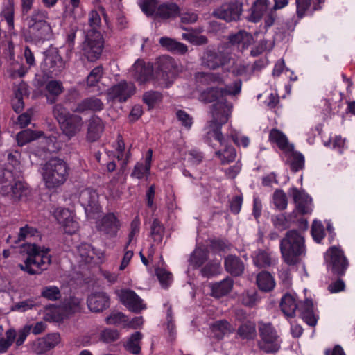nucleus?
Masks as SVG:
<instances>
[{
	"mask_svg": "<svg viewBox=\"0 0 355 355\" xmlns=\"http://www.w3.org/2000/svg\"><path fill=\"white\" fill-rule=\"evenodd\" d=\"M83 127L84 121L83 118L75 114L69 115L68 119L60 125L63 135L69 140L78 135L83 130Z\"/></svg>",
	"mask_w": 355,
	"mask_h": 355,
	"instance_id": "412c9836",
	"label": "nucleus"
},
{
	"mask_svg": "<svg viewBox=\"0 0 355 355\" xmlns=\"http://www.w3.org/2000/svg\"><path fill=\"white\" fill-rule=\"evenodd\" d=\"M259 333L260 340L258 346L261 350L267 354L275 353L279 350L282 340L271 323L259 322Z\"/></svg>",
	"mask_w": 355,
	"mask_h": 355,
	"instance_id": "6e6552de",
	"label": "nucleus"
},
{
	"mask_svg": "<svg viewBox=\"0 0 355 355\" xmlns=\"http://www.w3.org/2000/svg\"><path fill=\"white\" fill-rule=\"evenodd\" d=\"M273 42L266 39L261 40L256 46L252 49L250 55L256 57L261 54L265 51H270L273 47Z\"/></svg>",
	"mask_w": 355,
	"mask_h": 355,
	"instance_id": "4d7b16f0",
	"label": "nucleus"
},
{
	"mask_svg": "<svg viewBox=\"0 0 355 355\" xmlns=\"http://www.w3.org/2000/svg\"><path fill=\"white\" fill-rule=\"evenodd\" d=\"M19 153L17 151L15 153H10L8 155V163L6 164V168L3 171L10 169L14 176H21L22 169L19 161Z\"/></svg>",
	"mask_w": 355,
	"mask_h": 355,
	"instance_id": "37998d69",
	"label": "nucleus"
},
{
	"mask_svg": "<svg viewBox=\"0 0 355 355\" xmlns=\"http://www.w3.org/2000/svg\"><path fill=\"white\" fill-rule=\"evenodd\" d=\"M311 235L317 243H320L324 236V226L320 221H313L311 227Z\"/></svg>",
	"mask_w": 355,
	"mask_h": 355,
	"instance_id": "69168bd1",
	"label": "nucleus"
},
{
	"mask_svg": "<svg viewBox=\"0 0 355 355\" xmlns=\"http://www.w3.org/2000/svg\"><path fill=\"white\" fill-rule=\"evenodd\" d=\"M298 303L295 295L286 293L281 299L280 308L285 316L293 318L295 315Z\"/></svg>",
	"mask_w": 355,
	"mask_h": 355,
	"instance_id": "cd10ccee",
	"label": "nucleus"
},
{
	"mask_svg": "<svg viewBox=\"0 0 355 355\" xmlns=\"http://www.w3.org/2000/svg\"><path fill=\"white\" fill-rule=\"evenodd\" d=\"M103 73V69L101 66L94 68L87 76V85L90 87L94 86L102 78Z\"/></svg>",
	"mask_w": 355,
	"mask_h": 355,
	"instance_id": "338daca9",
	"label": "nucleus"
},
{
	"mask_svg": "<svg viewBox=\"0 0 355 355\" xmlns=\"http://www.w3.org/2000/svg\"><path fill=\"white\" fill-rule=\"evenodd\" d=\"M288 219L284 214H281L272 217V223L273 225L279 230H286L289 227Z\"/></svg>",
	"mask_w": 355,
	"mask_h": 355,
	"instance_id": "774afa93",
	"label": "nucleus"
},
{
	"mask_svg": "<svg viewBox=\"0 0 355 355\" xmlns=\"http://www.w3.org/2000/svg\"><path fill=\"white\" fill-rule=\"evenodd\" d=\"M180 13L179 6L175 3H166L158 6L155 16L163 19L175 18Z\"/></svg>",
	"mask_w": 355,
	"mask_h": 355,
	"instance_id": "c85d7f7f",
	"label": "nucleus"
},
{
	"mask_svg": "<svg viewBox=\"0 0 355 355\" xmlns=\"http://www.w3.org/2000/svg\"><path fill=\"white\" fill-rule=\"evenodd\" d=\"M200 99L205 103L216 102L211 108L212 119L207 123L206 130L207 137H214L222 142L221 127L227 123L230 116L232 105L227 103L223 98H221L220 88L211 87L203 91Z\"/></svg>",
	"mask_w": 355,
	"mask_h": 355,
	"instance_id": "f257e3e1",
	"label": "nucleus"
},
{
	"mask_svg": "<svg viewBox=\"0 0 355 355\" xmlns=\"http://www.w3.org/2000/svg\"><path fill=\"white\" fill-rule=\"evenodd\" d=\"M256 282L258 288L263 292H269L275 286L273 277L269 272L262 271L257 275Z\"/></svg>",
	"mask_w": 355,
	"mask_h": 355,
	"instance_id": "58836bf2",
	"label": "nucleus"
},
{
	"mask_svg": "<svg viewBox=\"0 0 355 355\" xmlns=\"http://www.w3.org/2000/svg\"><path fill=\"white\" fill-rule=\"evenodd\" d=\"M221 265L220 261H212L208 262L201 270V275L205 277H210L220 273Z\"/></svg>",
	"mask_w": 355,
	"mask_h": 355,
	"instance_id": "8fccbe9b",
	"label": "nucleus"
},
{
	"mask_svg": "<svg viewBox=\"0 0 355 355\" xmlns=\"http://www.w3.org/2000/svg\"><path fill=\"white\" fill-rule=\"evenodd\" d=\"M288 193L292 196L295 203V208L298 213L302 215L310 214L313 211V203L311 198L300 191L296 187L290 189Z\"/></svg>",
	"mask_w": 355,
	"mask_h": 355,
	"instance_id": "aec40b11",
	"label": "nucleus"
},
{
	"mask_svg": "<svg viewBox=\"0 0 355 355\" xmlns=\"http://www.w3.org/2000/svg\"><path fill=\"white\" fill-rule=\"evenodd\" d=\"M237 334L242 339L252 340L256 337V325L251 321L243 323L237 330Z\"/></svg>",
	"mask_w": 355,
	"mask_h": 355,
	"instance_id": "c03bdc74",
	"label": "nucleus"
},
{
	"mask_svg": "<svg viewBox=\"0 0 355 355\" xmlns=\"http://www.w3.org/2000/svg\"><path fill=\"white\" fill-rule=\"evenodd\" d=\"M46 91V97L47 101L53 104L57 101V98L64 92L62 83L59 80H51L45 86Z\"/></svg>",
	"mask_w": 355,
	"mask_h": 355,
	"instance_id": "f704fd0d",
	"label": "nucleus"
},
{
	"mask_svg": "<svg viewBox=\"0 0 355 355\" xmlns=\"http://www.w3.org/2000/svg\"><path fill=\"white\" fill-rule=\"evenodd\" d=\"M212 329L215 336L218 339L223 338L225 334H228L232 331L231 324L226 320L216 321L213 324Z\"/></svg>",
	"mask_w": 355,
	"mask_h": 355,
	"instance_id": "49530a36",
	"label": "nucleus"
},
{
	"mask_svg": "<svg viewBox=\"0 0 355 355\" xmlns=\"http://www.w3.org/2000/svg\"><path fill=\"white\" fill-rule=\"evenodd\" d=\"M127 316L121 312L113 311L105 318V322L107 324L112 325H122L125 327L127 324Z\"/></svg>",
	"mask_w": 355,
	"mask_h": 355,
	"instance_id": "3c124183",
	"label": "nucleus"
},
{
	"mask_svg": "<svg viewBox=\"0 0 355 355\" xmlns=\"http://www.w3.org/2000/svg\"><path fill=\"white\" fill-rule=\"evenodd\" d=\"M136 92L135 85L130 82L122 80L117 84L112 85L106 92L108 101L125 103Z\"/></svg>",
	"mask_w": 355,
	"mask_h": 355,
	"instance_id": "9b49d317",
	"label": "nucleus"
},
{
	"mask_svg": "<svg viewBox=\"0 0 355 355\" xmlns=\"http://www.w3.org/2000/svg\"><path fill=\"white\" fill-rule=\"evenodd\" d=\"M268 5V0H256L251 8V14L248 17V20L252 22L260 21L266 13Z\"/></svg>",
	"mask_w": 355,
	"mask_h": 355,
	"instance_id": "e433bc0d",
	"label": "nucleus"
},
{
	"mask_svg": "<svg viewBox=\"0 0 355 355\" xmlns=\"http://www.w3.org/2000/svg\"><path fill=\"white\" fill-rule=\"evenodd\" d=\"M153 73V66L139 60L135 62L130 70L132 77L139 84H144L148 81L151 78Z\"/></svg>",
	"mask_w": 355,
	"mask_h": 355,
	"instance_id": "4be33fe9",
	"label": "nucleus"
},
{
	"mask_svg": "<svg viewBox=\"0 0 355 355\" xmlns=\"http://www.w3.org/2000/svg\"><path fill=\"white\" fill-rule=\"evenodd\" d=\"M53 114L56 118L60 125L68 119L69 115H71L68 110L64 107L62 104H56L53 107Z\"/></svg>",
	"mask_w": 355,
	"mask_h": 355,
	"instance_id": "bf43d9fd",
	"label": "nucleus"
},
{
	"mask_svg": "<svg viewBox=\"0 0 355 355\" xmlns=\"http://www.w3.org/2000/svg\"><path fill=\"white\" fill-rule=\"evenodd\" d=\"M141 338L142 334L139 331L132 334V336L126 343V349L133 354H139L141 350L139 343Z\"/></svg>",
	"mask_w": 355,
	"mask_h": 355,
	"instance_id": "09e8293b",
	"label": "nucleus"
},
{
	"mask_svg": "<svg viewBox=\"0 0 355 355\" xmlns=\"http://www.w3.org/2000/svg\"><path fill=\"white\" fill-rule=\"evenodd\" d=\"M157 63L158 66L153 78V84L157 87L168 88L173 84L179 73L178 64L169 56L159 58Z\"/></svg>",
	"mask_w": 355,
	"mask_h": 355,
	"instance_id": "39448f33",
	"label": "nucleus"
},
{
	"mask_svg": "<svg viewBox=\"0 0 355 355\" xmlns=\"http://www.w3.org/2000/svg\"><path fill=\"white\" fill-rule=\"evenodd\" d=\"M37 138H38L37 134L31 130L21 131L17 135V144L21 146Z\"/></svg>",
	"mask_w": 355,
	"mask_h": 355,
	"instance_id": "052dcab7",
	"label": "nucleus"
},
{
	"mask_svg": "<svg viewBox=\"0 0 355 355\" xmlns=\"http://www.w3.org/2000/svg\"><path fill=\"white\" fill-rule=\"evenodd\" d=\"M159 44L168 51L180 55L185 54L188 51V48L184 44L168 37H161L159 39Z\"/></svg>",
	"mask_w": 355,
	"mask_h": 355,
	"instance_id": "c9c22d12",
	"label": "nucleus"
},
{
	"mask_svg": "<svg viewBox=\"0 0 355 355\" xmlns=\"http://www.w3.org/2000/svg\"><path fill=\"white\" fill-rule=\"evenodd\" d=\"M103 49V39L98 31H89L83 44L84 55L89 61L97 60Z\"/></svg>",
	"mask_w": 355,
	"mask_h": 355,
	"instance_id": "9d476101",
	"label": "nucleus"
},
{
	"mask_svg": "<svg viewBox=\"0 0 355 355\" xmlns=\"http://www.w3.org/2000/svg\"><path fill=\"white\" fill-rule=\"evenodd\" d=\"M225 270L234 277L241 276L245 270V265L242 260L236 255H228L225 258Z\"/></svg>",
	"mask_w": 355,
	"mask_h": 355,
	"instance_id": "a878e982",
	"label": "nucleus"
},
{
	"mask_svg": "<svg viewBox=\"0 0 355 355\" xmlns=\"http://www.w3.org/2000/svg\"><path fill=\"white\" fill-rule=\"evenodd\" d=\"M212 137H213V136H212ZM221 137H222V142H220V141H218L214 137L215 141H216L219 143L220 146L223 147V150L220 149V150L216 151L215 155L216 157H218L220 159V160L223 164H229L230 162H233L235 159L236 156V150L234 149V147H232L231 146L226 145L225 141L224 138L222 135H221ZM211 137L210 138H208L207 137V141H209V140H211Z\"/></svg>",
	"mask_w": 355,
	"mask_h": 355,
	"instance_id": "393cba45",
	"label": "nucleus"
},
{
	"mask_svg": "<svg viewBox=\"0 0 355 355\" xmlns=\"http://www.w3.org/2000/svg\"><path fill=\"white\" fill-rule=\"evenodd\" d=\"M64 15L67 18L78 21L85 16V12L80 4V0H69L65 6Z\"/></svg>",
	"mask_w": 355,
	"mask_h": 355,
	"instance_id": "72a5a7b5",
	"label": "nucleus"
},
{
	"mask_svg": "<svg viewBox=\"0 0 355 355\" xmlns=\"http://www.w3.org/2000/svg\"><path fill=\"white\" fill-rule=\"evenodd\" d=\"M252 257L254 265L259 268L270 267L273 262L271 254L264 250L254 252Z\"/></svg>",
	"mask_w": 355,
	"mask_h": 355,
	"instance_id": "4c0bfd02",
	"label": "nucleus"
},
{
	"mask_svg": "<svg viewBox=\"0 0 355 355\" xmlns=\"http://www.w3.org/2000/svg\"><path fill=\"white\" fill-rule=\"evenodd\" d=\"M197 78H202L209 80L212 83H225V87L224 88H220L221 98H223L227 95L235 96L241 92L242 83L239 79L234 80L232 83L227 84L226 81L218 73H198L196 74Z\"/></svg>",
	"mask_w": 355,
	"mask_h": 355,
	"instance_id": "f8f14e48",
	"label": "nucleus"
},
{
	"mask_svg": "<svg viewBox=\"0 0 355 355\" xmlns=\"http://www.w3.org/2000/svg\"><path fill=\"white\" fill-rule=\"evenodd\" d=\"M45 63L49 67V72L55 75L60 73L64 68V61L56 51L47 54Z\"/></svg>",
	"mask_w": 355,
	"mask_h": 355,
	"instance_id": "2f4dec72",
	"label": "nucleus"
},
{
	"mask_svg": "<svg viewBox=\"0 0 355 355\" xmlns=\"http://www.w3.org/2000/svg\"><path fill=\"white\" fill-rule=\"evenodd\" d=\"M279 248L282 259L286 264H297L306 255V249L303 233L296 230H288L281 239Z\"/></svg>",
	"mask_w": 355,
	"mask_h": 355,
	"instance_id": "f03ea898",
	"label": "nucleus"
},
{
	"mask_svg": "<svg viewBox=\"0 0 355 355\" xmlns=\"http://www.w3.org/2000/svg\"><path fill=\"white\" fill-rule=\"evenodd\" d=\"M162 94L157 91H148L143 95V101L149 108L153 107L156 103L162 101Z\"/></svg>",
	"mask_w": 355,
	"mask_h": 355,
	"instance_id": "6e6d98bb",
	"label": "nucleus"
},
{
	"mask_svg": "<svg viewBox=\"0 0 355 355\" xmlns=\"http://www.w3.org/2000/svg\"><path fill=\"white\" fill-rule=\"evenodd\" d=\"M25 251L27 257L23 263L19 264V267L28 275H40L51 263L49 248H42L35 244H27L25 246Z\"/></svg>",
	"mask_w": 355,
	"mask_h": 355,
	"instance_id": "7ed1b4c3",
	"label": "nucleus"
},
{
	"mask_svg": "<svg viewBox=\"0 0 355 355\" xmlns=\"http://www.w3.org/2000/svg\"><path fill=\"white\" fill-rule=\"evenodd\" d=\"M117 144L116 150L117 152V159L119 161H121V164L123 166H125L128 161V159L130 157V152L128 150L127 153L124 152L125 150V144L121 137V136H119L117 138Z\"/></svg>",
	"mask_w": 355,
	"mask_h": 355,
	"instance_id": "5fc2aeb1",
	"label": "nucleus"
},
{
	"mask_svg": "<svg viewBox=\"0 0 355 355\" xmlns=\"http://www.w3.org/2000/svg\"><path fill=\"white\" fill-rule=\"evenodd\" d=\"M208 259V250L203 248H196L189 258V264L193 268L200 267Z\"/></svg>",
	"mask_w": 355,
	"mask_h": 355,
	"instance_id": "79ce46f5",
	"label": "nucleus"
},
{
	"mask_svg": "<svg viewBox=\"0 0 355 355\" xmlns=\"http://www.w3.org/2000/svg\"><path fill=\"white\" fill-rule=\"evenodd\" d=\"M79 202L87 216L99 210L98 194L92 188H85L80 191Z\"/></svg>",
	"mask_w": 355,
	"mask_h": 355,
	"instance_id": "dca6fc26",
	"label": "nucleus"
},
{
	"mask_svg": "<svg viewBox=\"0 0 355 355\" xmlns=\"http://www.w3.org/2000/svg\"><path fill=\"white\" fill-rule=\"evenodd\" d=\"M61 308L67 314L80 312L82 309V300L76 297H69L62 301Z\"/></svg>",
	"mask_w": 355,
	"mask_h": 355,
	"instance_id": "a19ab883",
	"label": "nucleus"
},
{
	"mask_svg": "<svg viewBox=\"0 0 355 355\" xmlns=\"http://www.w3.org/2000/svg\"><path fill=\"white\" fill-rule=\"evenodd\" d=\"M138 4L146 15L151 16L155 13L156 0H138Z\"/></svg>",
	"mask_w": 355,
	"mask_h": 355,
	"instance_id": "0e129e2a",
	"label": "nucleus"
},
{
	"mask_svg": "<svg viewBox=\"0 0 355 355\" xmlns=\"http://www.w3.org/2000/svg\"><path fill=\"white\" fill-rule=\"evenodd\" d=\"M96 227L107 238L112 239L117 236L121 223L114 213L110 212L96 221Z\"/></svg>",
	"mask_w": 355,
	"mask_h": 355,
	"instance_id": "ddd939ff",
	"label": "nucleus"
},
{
	"mask_svg": "<svg viewBox=\"0 0 355 355\" xmlns=\"http://www.w3.org/2000/svg\"><path fill=\"white\" fill-rule=\"evenodd\" d=\"M20 176H14L10 169L0 171V193L3 196L11 195L15 200H20L28 193L26 185L19 179Z\"/></svg>",
	"mask_w": 355,
	"mask_h": 355,
	"instance_id": "0eeeda50",
	"label": "nucleus"
},
{
	"mask_svg": "<svg viewBox=\"0 0 355 355\" xmlns=\"http://www.w3.org/2000/svg\"><path fill=\"white\" fill-rule=\"evenodd\" d=\"M3 17L6 21L10 30L14 28V6L11 2L4 6L1 12Z\"/></svg>",
	"mask_w": 355,
	"mask_h": 355,
	"instance_id": "680f3d73",
	"label": "nucleus"
},
{
	"mask_svg": "<svg viewBox=\"0 0 355 355\" xmlns=\"http://www.w3.org/2000/svg\"><path fill=\"white\" fill-rule=\"evenodd\" d=\"M69 175V167L61 159L49 160L42 168V177L46 188L55 189L63 184Z\"/></svg>",
	"mask_w": 355,
	"mask_h": 355,
	"instance_id": "20e7f679",
	"label": "nucleus"
},
{
	"mask_svg": "<svg viewBox=\"0 0 355 355\" xmlns=\"http://www.w3.org/2000/svg\"><path fill=\"white\" fill-rule=\"evenodd\" d=\"M313 302L311 300L306 299L303 302L298 304L297 309L303 320L310 326H315L317 319L313 314Z\"/></svg>",
	"mask_w": 355,
	"mask_h": 355,
	"instance_id": "c756f323",
	"label": "nucleus"
},
{
	"mask_svg": "<svg viewBox=\"0 0 355 355\" xmlns=\"http://www.w3.org/2000/svg\"><path fill=\"white\" fill-rule=\"evenodd\" d=\"M78 252L81 260L85 263L92 261L96 255L94 249L88 243H82L78 247Z\"/></svg>",
	"mask_w": 355,
	"mask_h": 355,
	"instance_id": "de8ad7c7",
	"label": "nucleus"
},
{
	"mask_svg": "<svg viewBox=\"0 0 355 355\" xmlns=\"http://www.w3.org/2000/svg\"><path fill=\"white\" fill-rule=\"evenodd\" d=\"M234 281L230 277L214 284L211 286V292L214 297H220L228 294L232 289Z\"/></svg>",
	"mask_w": 355,
	"mask_h": 355,
	"instance_id": "ea45409f",
	"label": "nucleus"
},
{
	"mask_svg": "<svg viewBox=\"0 0 355 355\" xmlns=\"http://www.w3.org/2000/svg\"><path fill=\"white\" fill-rule=\"evenodd\" d=\"M272 202L277 209H285L287 207L288 205L286 194L284 193L283 190H275L272 195Z\"/></svg>",
	"mask_w": 355,
	"mask_h": 355,
	"instance_id": "864d4df0",
	"label": "nucleus"
},
{
	"mask_svg": "<svg viewBox=\"0 0 355 355\" xmlns=\"http://www.w3.org/2000/svg\"><path fill=\"white\" fill-rule=\"evenodd\" d=\"M104 130L102 120L97 116H92L87 124V139L89 141L98 139Z\"/></svg>",
	"mask_w": 355,
	"mask_h": 355,
	"instance_id": "bb28decb",
	"label": "nucleus"
},
{
	"mask_svg": "<svg viewBox=\"0 0 355 355\" xmlns=\"http://www.w3.org/2000/svg\"><path fill=\"white\" fill-rule=\"evenodd\" d=\"M252 40V36L245 31H239L229 37L230 43L232 45H237L241 51L246 49L251 44Z\"/></svg>",
	"mask_w": 355,
	"mask_h": 355,
	"instance_id": "473e14b6",
	"label": "nucleus"
},
{
	"mask_svg": "<svg viewBox=\"0 0 355 355\" xmlns=\"http://www.w3.org/2000/svg\"><path fill=\"white\" fill-rule=\"evenodd\" d=\"M324 259L327 269L337 275H344L349 266L343 251L336 246L328 249L324 254Z\"/></svg>",
	"mask_w": 355,
	"mask_h": 355,
	"instance_id": "1a4fd4ad",
	"label": "nucleus"
},
{
	"mask_svg": "<svg viewBox=\"0 0 355 355\" xmlns=\"http://www.w3.org/2000/svg\"><path fill=\"white\" fill-rule=\"evenodd\" d=\"M54 216L57 221L62 225L65 233L72 234L78 230V223L69 209L58 208L54 211Z\"/></svg>",
	"mask_w": 355,
	"mask_h": 355,
	"instance_id": "f3484780",
	"label": "nucleus"
},
{
	"mask_svg": "<svg viewBox=\"0 0 355 355\" xmlns=\"http://www.w3.org/2000/svg\"><path fill=\"white\" fill-rule=\"evenodd\" d=\"M242 6V3L238 1L224 4L214 10V15L227 21H236L239 19L241 15Z\"/></svg>",
	"mask_w": 355,
	"mask_h": 355,
	"instance_id": "6ab92c4d",
	"label": "nucleus"
},
{
	"mask_svg": "<svg viewBox=\"0 0 355 355\" xmlns=\"http://www.w3.org/2000/svg\"><path fill=\"white\" fill-rule=\"evenodd\" d=\"M228 60L229 58L225 54L210 47H207L201 56L202 64L211 69L223 66Z\"/></svg>",
	"mask_w": 355,
	"mask_h": 355,
	"instance_id": "a211bd4d",
	"label": "nucleus"
},
{
	"mask_svg": "<svg viewBox=\"0 0 355 355\" xmlns=\"http://www.w3.org/2000/svg\"><path fill=\"white\" fill-rule=\"evenodd\" d=\"M60 342L59 334H49L34 342L33 350L37 355H53L50 351L55 347Z\"/></svg>",
	"mask_w": 355,
	"mask_h": 355,
	"instance_id": "2eb2a0df",
	"label": "nucleus"
},
{
	"mask_svg": "<svg viewBox=\"0 0 355 355\" xmlns=\"http://www.w3.org/2000/svg\"><path fill=\"white\" fill-rule=\"evenodd\" d=\"M6 338H0V353H3L11 346L13 343L16 333L14 330L9 329L6 332Z\"/></svg>",
	"mask_w": 355,
	"mask_h": 355,
	"instance_id": "e2e57ef3",
	"label": "nucleus"
},
{
	"mask_svg": "<svg viewBox=\"0 0 355 355\" xmlns=\"http://www.w3.org/2000/svg\"><path fill=\"white\" fill-rule=\"evenodd\" d=\"M289 158L291 169L293 172H297L302 169L304 166V157L302 154L294 151V148L292 150L285 152Z\"/></svg>",
	"mask_w": 355,
	"mask_h": 355,
	"instance_id": "a18cd8bd",
	"label": "nucleus"
},
{
	"mask_svg": "<svg viewBox=\"0 0 355 355\" xmlns=\"http://www.w3.org/2000/svg\"><path fill=\"white\" fill-rule=\"evenodd\" d=\"M104 107V104L100 98L96 96H91L85 98L79 102L73 112L78 113H83L85 112H99Z\"/></svg>",
	"mask_w": 355,
	"mask_h": 355,
	"instance_id": "b1692460",
	"label": "nucleus"
},
{
	"mask_svg": "<svg viewBox=\"0 0 355 355\" xmlns=\"http://www.w3.org/2000/svg\"><path fill=\"white\" fill-rule=\"evenodd\" d=\"M269 141L271 143L276 144L277 146L284 153L291 151L293 146L290 144L286 136L280 130L273 128L269 133Z\"/></svg>",
	"mask_w": 355,
	"mask_h": 355,
	"instance_id": "7c9ffc66",
	"label": "nucleus"
},
{
	"mask_svg": "<svg viewBox=\"0 0 355 355\" xmlns=\"http://www.w3.org/2000/svg\"><path fill=\"white\" fill-rule=\"evenodd\" d=\"M164 232V227L162 223L157 218L153 219L150 226V234L156 243H160L162 241Z\"/></svg>",
	"mask_w": 355,
	"mask_h": 355,
	"instance_id": "603ef678",
	"label": "nucleus"
},
{
	"mask_svg": "<svg viewBox=\"0 0 355 355\" xmlns=\"http://www.w3.org/2000/svg\"><path fill=\"white\" fill-rule=\"evenodd\" d=\"M89 309L92 312H102L110 306V297L104 292L92 293L87 300Z\"/></svg>",
	"mask_w": 355,
	"mask_h": 355,
	"instance_id": "5701e85b",
	"label": "nucleus"
},
{
	"mask_svg": "<svg viewBox=\"0 0 355 355\" xmlns=\"http://www.w3.org/2000/svg\"><path fill=\"white\" fill-rule=\"evenodd\" d=\"M242 304L246 306L252 307L259 302V297L257 292L246 291L241 295Z\"/></svg>",
	"mask_w": 355,
	"mask_h": 355,
	"instance_id": "13d9d810",
	"label": "nucleus"
},
{
	"mask_svg": "<svg viewBox=\"0 0 355 355\" xmlns=\"http://www.w3.org/2000/svg\"><path fill=\"white\" fill-rule=\"evenodd\" d=\"M116 294L121 303L132 312L137 313L146 309L143 300L132 290L122 289L118 291Z\"/></svg>",
	"mask_w": 355,
	"mask_h": 355,
	"instance_id": "4468645a",
	"label": "nucleus"
},
{
	"mask_svg": "<svg viewBox=\"0 0 355 355\" xmlns=\"http://www.w3.org/2000/svg\"><path fill=\"white\" fill-rule=\"evenodd\" d=\"M48 19V12L42 9H35L27 17V26L36 40H46L52 37V28L47 22Z\"/></svg>",
	"mask_w": 355,
	"mask_h": 355,
	"instance_id": "423d86ee",
	"label": "nucleus"
}]
</instances>
